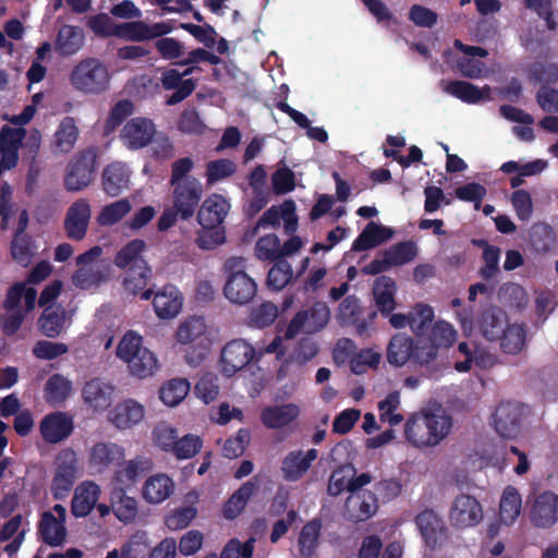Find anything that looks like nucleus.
<instances>
[{"mask_svg": "<svg viewBox=\"0 0 558 558\" xmlns=\"http://www.w3.org/2000/svg\"><path fill=\"white\" fill-rule=\"evenodd\" d=\"M452 418L441 409L413 413L404 424V439L417 449L438 446L451 433Z\"/></svg>", "mask_w": 558, "mask_h": 558, "instance_id": "nucleus-1", "label": "nucleus"}, {"mask_svg": "<svg viewBox=\"0 0 558 558\" xmlns=\"http://www.w3.org/2000/svg\"><path fill=\"white\" fill-rule=\"evenodd\" d=\"M173 339L177 344L189 345L184 361L193 367L199 366L219 341L218 330L203 317L189 316L175 328Z\"/></svg>", "mask_w": 558, "mask_h": 558, "instance_id": "nucleus-2", "label": "nucleus"}, {"mask_svg": "<svg viewBox=\"0 0 558 558\" xmlns=\"http://www.w3.org/2000/svg\"><path fill=\"white\" fill-rule=\"evenodd\" d=\"M116 356L125 365L131 377L141 380L154 377L161 367L157 354L145 345L143 336L134 330H128L120 338Z\"/></svg>", "mask_w": 558, "mask_h": 558, "instance_id": "nucleus-3", "label": "nucleus"}, {"mask_svg": "<svg viewBox=\"0 0 558 558\" xmlns=\"http://www.w3.org/2000/svg\"><path fill=\"white\" fill-rule=\"evenodd\" d=\"M230 209L229 202L219 194L207 196L197 214L202 230L197 235V244L203 250H214L226 241L225 218Z\"/></svg>", "mask_w": 558, "mask_h": 558, "instance_id": "nucleus-4", "label": "nucleus"}, {"mask_svg": "<svg viewBox=\"0 0 558 558\" xmlns=\"http://www.w3.org/2000/svg\"><path fill=\"white\" fill-rule=\"evenodd\" d=\"M69 78L75 89L85 94H99L108 88L110 73L101 61L87 58L73 68Z\"/></svg>", "mask_w": 558, "mask_h": 558, "instance_id": "nucleus-5", "label": "nucleus"}, {"mask_svg": "<svg viewBox=\"0 0 558 558\" xmlns=\"http://www.w3.org/2000/svg\"><path fill=\"white\" fill-rule=\"evenodd\" d=\"M244 259L233 257L227 260L226 266L232 270L228 277L223 294L227 300L235 305H245L250 303L257 293V283L246 272L240 268L243 267Z\"/></svg>", "mask_w": 558, "mask_h": 558, "instance_id": "nucleus-6", "label": "nucleus"}, {"mask_svg": "<svg viewBox=\"0 0 558 558\" xmlns=\"http://www.w3.org/2000/svg\"><path fill=\"white\" fill-rule=\"evenodd\" d=\"M484 520V508L477 498L469 494H459L448 510V521L452 529L466 531L480 525Z\"/></svg>", "mask_w": 558, "mask_h": 558, "instance_id": "nucleus-7", "label": "nucleus"}, {"mask_svg": "<svg viewBox=\"0 0 558 558\" xmlns=\"http://www.w3.org/2000/svg\"><path fill=\"white\" fill-rule=\"evenodd\" d=\"M525 414L526 408L521 403L502 401L496 405L488 422L500 437L512 439L520 434Z\"/></svg>", "mask_w": 558, "mask_h": 558, "instance_id": "nucleus-8", "label": "nucleus"}, {"mask_svg": "<svg viewBox=\"0 0 558 558\" xmlns=\"http://www.w3.org/2000/svg\"><path fill=\"white\" fill-rule=\"evenodd\" d=\"M80 473L78 458L71 448L61 450L56 458V470L51 483L54 498H64Z\"/></svg>", "mask_w": 558, "mask_h": 558, "instance_id": "nucleus-9", "label": "nucleus"}, {"mask_svg": "<svg viewBox=\"0 0 558 558\" xmlns=\"http://www.w3.org/2000/svg\"><path fill=\"white\" fill-rule=\"evenodd\" d=\"M145 418V405L133 398L119 401L106 414L107 423L118 432L131 430L142 424Z\"/></svg>", "mask_w": 558, "mask_h": 558, "instance_id": "nucleus-10", "label": "nucleus"}, {"mask_svg": "<svg viewBox=\"0 0 558 558\" xmlns=\"http://www.w3.org/2000/svg\"><path fill=\"white\" fill-rule=\"evenodd\" d=\"M330 318V310L324 302L315 303L311 308L298 313L286 330V338L291 339L300 332L315 333L324 329Z\"/></svg>", "mask_w": 558, "mask_h": 558, "instance_id": "nucleus-11", "label": "nucleus"}, {"mask_svg": "<svg viewBox=\"0 0 558 558\" xmlns=\"http://www.w3.org/2000/svg\"><path fill=\"white\" fill-rule=\"evenodd\" d=\"M141 298L142 300L153 298L154 312L162 320L175 318L181 313L184 302L182 293L172 284L162 287L155 294L151 290H145Z\"/></svg>", "mask_w": 558, "mask_h": 558, "instance_id": "nucleus-12", "label": "nucleus"}, {"mask_svg": "<svg viewBox=\"0 0 558 558\" xmlns=\"http://www.w3.org/2000/svg\"><path fill=\"white\" fill-rule=\"evenodd\" d=\"M529 515L536 527L553 526L558 521V494L550 490L534 494L529 499Z\"/></svg>", "mask_w": 558, "mask_h": 558, "instance_id": "nucleus-13", "label": "nucleus"}, {"mask_svg": "<svg viewBox=\"0 0 558 558\" xmlns=\"http://www.w3.org/2000/svg\"><path fill=\"white\" fill-rule=\"evenodd\" d=\"M522 511V497L513 486H507L500 496L498 521L487 524L486 533L494 538L500 532V527L511 526L515 523Z\"/></svg>", "mask_w": 558, "mask_h": 558, "instance_id": "nucleus-14", "label": "nucleus"}, {"mask_svg": "<svg viewBox=\"0 0 558 558\" xmlns=\"http://www.w3.org/2000/svg\"><path fill=\"white\" fill-rule=\"evenodd\" d=\"M415 523L427 548L439 549L448 542V529L442 519L433 510H424L418 513Z\"/></svg>", "mask_w": 558, "mask_h": 558, "instance_id": "nucleus-15", "label": "nucleus"}, {"mask_svg": "<svg viewBox=\"0 0 558 558\" xmlns=\"http://www.w3.org/2000/svg\"><path fill=\"white\" fill-rule=\"evenodd\" d=\"M116 387L102 378H90L82 387L83 402L94 412L101 413L109 409L113 401Z\"/></svg>", "mask_w": 558, "mask_h": 558, "instance_id": "nucleus-16", "label": "nucleus"}, {"mask_svg": "<svg viewBox=\"0 0 558 558\" xmlns=\"http://www.w3.org/2000/svg\"><path fill=\"white\" fill-rule=\"evenodd\" d=\"M171 185L173 186V205L177 213L183 219L192 217L203 194L202 183L197 179H186Z\"/></svg>", "mask_w": 558, "mask_h": 558, "instance_id": "nucleus-17", "label": "nucleus"}, {"mask_svg": "<svg viewBox=\"0 0 558 558\" xmlns=\"http://www.w3.org/2000/svg\"><path fill=\"white\" fill-rule=\"evenodd\" d=\"M253 357L254 349L246 341H230L221 352V373L230 377L246 366Z\"/></svg>", "mask_w": 558, "mask_h": 558, "instance_id": "nucleus-18", "label": "nucleus"}, {"mask_svg": "<svg viewBox=\"0 0 558 558\" xmlns=\"http://www.w3.org/2000/svg\"><path fill=\"white\" fill-rule=\"evenodd\" d=\"M25 135L26 130L24 125H13L9 123L0 129V156L3 168L11 169L16 166L19 149Z\"/></svg>", "mask_w": 558, "mask_h": 558, "instance_id": "nucleus-19", "label": "nucleus"}, {"mask_svg": "<svg viewBox=\"0 0 558 558\" xmlns=\"http://www.w3.org/2000/svg\"><path fill=\"white\" fill-rule=\"evenodd\" d=\"M125 457V449L112 441H97L88 450L87 463L93 473H102Z\"/></svg>", "mask_w": 558, "mask_h": 558, "instance_id": "nucleus-20", "label": "nucleus"}, {"mask_svg": "<svg viewBox=\"0 0 558 558\" xmlns=\"http://www.w3.org/2000/svg\"><path fill=\"white\" fill-rule=\"evenodd\" d=\"M175 490V483L166 473L149 475L141 488L142 499L150 506H159L167 501Z\"/></svg>", "mask_w": 558, "mask_h": 558, "instance_id": "nucleus-21", "label": "nucleus"}, {"mask_svg": "<svg viewBox=\"0 0 558 558\" xmlns=\"http://www.w3.org/2000/svg\"><path fill=\"white\" fill-rule=\"evenodd\" d=\"M156 134L151 120L134 118L128 121L121 131V141L130 149H140L147 146Z\"/></svg>", "mask_w": 558, "mask_h": 558, "instance_id": "nucleus-22", "label": "nucleus"}, {"mask_svg": "<svg viewBox=\"0 0 558 558\" xmlns=\"http://www.w3.org/2000/svg\"><path fill=\"white\" fill-rule=\"evenodd\" d=\"M66 509L62 505H56L51 511L43 514L39 530L45 543L50 546H59L65 539Z\"/></svg>", "mask_w": 558, "mask_h": 558, "instance_id": "nucleus-23", "label": "nucleus"}, {"mask_svg": "<svg viewBox=\"0 0 558 558\" xmlns=\"http://www.w3.org/2000/svg\"><path fill=\"white\" fill-rule=\"evenodd\" d=\"M378 510L377 498L371 490L357 488L345 500L344 514L352 521H365Z\"/></svg>", "mask_w": 558, "mask_h": 558, "instance_id": "nucleus-24", "label": "nucleus"}, {"mask_svg": "<svg viewBox=\"0 0 558 558\" xmlns=\"http://www.w3.org/2000/svg\"><path fill=\"white\" fill-rule=\"evenodd\" d=\"M371 481L369 474L363 473L355 476V470L352 465H342L330 475L327 490L331 496H338L344 490L351 494L352 490L366 486Z\"/></svg>", "mask_w": 558, "mask_h": 558, "instance_id": "nucleus-25", "label": "nucleus"}, {"mask_svg": "<svg viewBox=\"0 0 558 558\" xmlns=\"http://www.w3.org/2000/svg\"><path fill=\"white\" fill-rule=\"evenodd\" d=\"M39 429L47 442L57 444L71 435L73 432V420L64 412H53L41 420Z\"/></svg>", "mask_w": 558, "mask_h": 558, "instance_id": "nucleus-26", "label": "nucleus"}, {"mask_svg": "<svg viewBox=\"0 0 558 558\" xmlns=\"http://www.w3.org/2000/svg\"><path fill=\"white\" fill-rule=\"evenodd\" d=\"M195 68H187L184 72H179L177 69H169L162 72L161 84L165 89H175L174 94L171 95L167 104L175 105L186 98L195 88V83L192 78H185V76L193 73Z\"/></svg>", "mask_w": 558, "mask_h": 558, "instance_id": "nucleus-27", "label": "nucleus"}, {"mask_svg": "<svg viewBox=\"0 0 558 558\" xmlns=\"http://www.w3.org/2000/svg\"><path fill=\"white\" fill-rule=\"evenodd\" d=\"M112 513L124 525L133 524L140 517V502L126 494L123 487L116 486L110 492Z\"/></svg>", "mask_w": 558, "mask_h": 558, "instance_id": "nucleus-28", "label": "nucleus"}, {"mask_svg": "<svg viewBox=\"0 0 558 558\" xmlns=\"http://www.w3.org/2000/svg\"><path fill=\"white\" fill-rule=\"evenodd\" d=\"M317 457L318 451L316 449L290 451L284 457L281 464V472L284 480L289 482L301 480Z\"/></svg>", "mask_w": 558, "mask_h": 558, "instance_id": "nucleus-29", "label": "nucleus"}, {"mask_svg": "<svg viewBox=\"0 0 558 558\" xmlns=\"http://www.w3.org/2000/svg\"><path fill=\"white\" fill-rule=\"evenodd\" d=\"M90 205L87 199H78L71 205L66 213L64 228L69 238L82 240L90 219Z\"/></svg>", "mask_w": 558, "mask_h": 558, "instance_id": "nucleus-30", "label": "nucleus"}, {"mask_svg": "<svg viewBox=\"0 0 558 558\" xmlns=\"http://www.w3.org/2000/svg\"><path fill=\"white\" fill-rule=\"evenodd\" d=\"M93 165L94 158L90 155L72 160L64 179L65 189L77 192L87 187L93 181Z\"/></svg>", "mask_w": 558, "mask_h": 558, "instance_id": "nucleus-31", "label": "nucleus"}, {"mask_svg": "<svg viewBox=\"0 0 558 558\" xmlns=\"http://www.w3.org/2000/svg\"><path fill=\"white\" fill-rule=\"evenodd\" d=\"M154 468L150 458L145 456H137L133 459L124 461L114 472L113 483L119 487H126L134 485L137 480L148 473Z\"/></svg>", "mask_w": 558, "mask_h": 558, "instance_id": "nucleus-32", "label": "nucleus"}, {"mask_svg": "<svg viewBox=\"0 0 558 558\" xmlns=\"http://www.w3.org/2000/svg\"><path fill=\"white\" fill-rule=\"evenodd\" d=\"M101 494L100 486L94 481H83L74 489L72 498V513L84 518L95 508Z\"/></svg>", "mask_w": 558, "mask_h": 558, "instance_id": "nucleus-33", "label": "nucleus"}, {"mask_svg": "<svg viewBox=\"0 0 558 558\" xmlns=\"http://www.w3.org/2000/svg\"><path fill=\"white\" fill-rule=\"evenodd\" d=\"M71 324V314L62 306H47L39 316L37 325L48 338L58 337Z\"/></svg>", "mask_w": 558, "mask_h": 558, "instance_id": "nucleus-34", "label": "nucleus"}, {"mask_svg": "<svg viewBox=\"0 0 558 558\" xmlns=\"http://www.w3.org/2000/svg\"><path fill=\"white\" fill-rule=\"evenodd\" d=\"M259 481L252 478L235 490L225 502L222 507V514L226 519L232 520L238 518L245 509L248 500L257 493Z\"/></svg>", "mask_w": 558, "mask_h": 558, "instance_id": "nucleus-35", "label": "nucleus"}, {"mask_svg": "<svg viewBox=\"0 0 558 558\" xmlns=\"http://www.w3.org/2000/svg\"><path fill=\"white\" fill-rule=\"evenodd\" d=\"M299 414L300 409L293 403L269 405L262 411L260 421L266 427L277 429L289 425Z\"/></svg>", "mask_w": 558, "mask_h": 558, "instance_id": "nucleus-36", "label": "nucleus"}, {"mask_svg": "<svg viewBox=\"0 0 558 558\" xmlns=\"http://www.w3.org/2000/svg\"><path fill=\"white\" fill-rule=\"evenodd\" d=\"M112 275L111 266L101 264L95 267H80L72 276V282L82 290L96 289L107 282Z\"/></svg>", "mask_w": 558, "mask_h": 558, "instance_id": "nucleus-37", "label": "nucleus"}, {"mask_svg": "<svg viewBox=\"0 0 558 558\" xmlns=\"http://www.w3.org/2000/svg\"><path fill=\"white\" fill-rule=\"evenodd\" d=\"M456 47L463 53L457 62L458 70L468 77H480L484 73V64L478 58L487 56V51L481 47L464 46L459 40H456Z\"/></svg>", "mask_w": 558, "mask_h": 558, "instance_id": "nucleus-38", "label": "nucleus"}, {"mask_svg": "<svg viewBox=\"0 0 558 558\" xmlns=\"http://www.w3.org/2000/svg\"><path fill=\"white\" fill-rule=\"evenodd\" d=\"M444 90L464 102L477 104L490 100V87L484 86L482 88L463 81H453L444 85Z\"/></svg>", "mask_w": 558, "mask_h": 558, "instance_id": "nucleus-39", "label": "nucleus"}, {"mask_svg": "<svg viewBox=\"0 0 558 558\" xmlns=\"http://www.w3.org/2000/svg\"><path fill=\"white\" fill-rule=\"evenodd\" d=\"M130 183V170L122 162L109 165L102 173L104 191L111 197L118 196Z\"/></svg>", "mask_w": 558, "mask_h": 558, "instance_id": "nucleus-40", "label": "nucleus"}, {"mask_svg": "<svg viewBox=\"0 0 558 558\" xmlns=\"http://www.w3.org/2000/svg\"><path fill=\"white\" fill-rule=\"evenodd\" d=\"M396 292L397 286L391 278L383 276L376 279L373 294L376 306L383 316H388L396 310Z\"/></svg>", "mask_w": 558, "mask_h": 558, "instance_id": "nucleus-41", "label": "nucleus"}, {"mask_svg": "<svg viewBox=\"0 0 558 558\" xmlns=\"http://www.w3.org/2000/svg\"><path fill=\"white\" fill-rule=\"evenodd\" d=\"M72 392V381L62 374H53L45 384L44 399L51 405H61L71 397Z\"/></svg>", "mask_w": 558, "mask_h": 558, "instance_id": "nucleus-42", "label": "nucleus"}, {"mask_svg": "<svg viewBox=\"0 0 558 558\" xmlns=\"http://www.w3.org/2000/svg\"><path fill=\"white\" fill-rule=\"evenodd\" d=\"M146 244L143 240L134 239L118 250L113 263L119 269H129L147 265L143 257Z\"/></svg>", "mask_w": 558, "mask_h": 558, "instance_id": "nucleus-43", "label": "nucleus"}, {"mask_svg": "<svg viewBox=\"0 0 558 558\" xmlns=\"http://www.w3.org/2000/svg\"><path fill=\"white\" fill-rule=\"evenodd\" d=\"M392 235V229L372 221L353 242L352 248L354 251H366L390 240Z\"/></svg>", "mask_w": 558, "mask_h": 558, "instance_id": "nucleus-44", "label": "nucleus"}, {"mask_svg": "<svg viewBox=\"0 0 558 558\" xmlns=\"http://www.w3.org/2000/svg\"><path fill=\"white\" fill-rule=\"evenodd\" d=\"M413 340L405 336L398 333L393 336L387 347V360L389 364L400 367L405 365L410 359L414 360Z\"/></svg>", "mask_w": 558, "mask_h": 558, "instance_id": "nucleus-45", "label": "nucleus"}, {"mask_svg": "<svg viewBox=\"0 0 558 558\" xmlns=\"http://www.w3.org/2000/svg\"><path fill=\"white\" fill-rule=\"evenodd\" d=\"M84 33L81 28L64 25L60 28L56 39V50L61 56H72L78 52L84 46Z\"/></svg>", "mask_w": 558, "mask_h": 558, "instance_id": "nucleus-46", "label": "nucleus"}, {"mask_svg": "<svg viewBox=\"0 0 558 558\" xmlns=\"http://www.w3.org/2000/svg\"><path fill=\"white\" fill-rule=\"evenodd\" d=\"M494 363L493 355L476 351L473 352L469 345L461 342L458 347V361L454 364V368L460 373H465L472 369V367L478 366L482 368L489 367Z\"/></svg>", "mask_w": 558, "mask_h": 558, "instance_id": "nucleus-47", "label": "nucleus"}, {"mask_svg": "<svg viewBox=\"0 0 558 558\" xmlns=\"http://www.w3.org/2000/svg\"><path fill=\"white\" fill-rule=\"evenodd\" d=\"M191 385L185 378H172L165 381L159 390V400L169 408L178 407L189 395Z\"/></svg>", "mask_w": 558, "mask_h": 558, "instance_id": "nucleus-48", "label": "nucleus"}, {"mask_svg": "<svg viewBox=\"0 0 558 558\" xmlns=\"http://www.w3.org/2000/svg\"><path fill=\"white\" fill-rule=\"evenodd\" d=\"M500 348L504 353L515 355L519 354L526 343V331L522 324H508L502 330L500 338Z\"/></svg>", "mask_w": 558, "mask_h": 558, "instance_id": "nucleus-49", "label": "nucleus"}, {"mask_svg": "<svg viewBox=\"0 0 558 558\" xmlns=\"http://www.w3.org/2000/svg\"><path fill=\"white\" fill-rule=\"evenodd\" d=\"M508 324L507 315L502 311L488 310L482 314L478 327L486 339L494 341L500 338L502 330Z\"/></svg>", "mask_w": 558, "mask_h": 558, "instance_id": "nucleus-50", "label": "nucleus"}, {"mask_svg": "<svg viewBox=\"0 0 558 558\" xmlns=\"http://www.w3.org/2000/svg\"><path fill=\"white\" fill-rule=\"evenodd\" d=\"M132 209L130 202L122 198L101 208L96 220L102 227H109L121 221Z\"/></svg>", "mask_w": 558, "mask_h": 558, "instance_id": "nucleus-51", "label": "nucleus"}, {"mask_svg": "<svg viewBox=\"0 0 558 558\" xmlns=\"http://www.w3.org/2000/svg\"><path fill=\"white\" fill-rule=\"evenodd\" d=\"M78 130L72 118H65L59 124L56 133L53 145L61 153H68L76 143Z\"/></svg>", "mask_w": 558, "mask_h": 558, "instance_id": "nucleus-52", "label": "nucleus"}, {"mask_svg": "<svg viewBox=\"0 0 558 558\" xmlns=\"http://www.w3.org/2000/svg\"><path fill=\"white\" fill-rule=\"evenodd\" d=\"M198 510L194 506H180L170 510L165 517V525L170 531H180L187 527L197 517Z\"/></svg>", "mask_w": 558, "mask_h": 558, "instance_id": "nucleus-53", "label": "nucleus"}, {"mask_svg": "<svg viewBox=\"0 0 558 558\" xmlns=\"http://www.w3.org/2000/svg\"><path fill=\"white\" fill-rule=\"evenodd\" d=\"M203 447V439L195 434H186L177 438L171 454L178 460H187L195 457Z\"/></svg>", "mask_w": 558, "mask_h": 558, "instance_id": "nucleus-54", "label": "nucleus"}, {"mask_svg": "<svg viewBox=\"0 0 558 558\" xmlns=\"http://www.w3.org/2000/svg\"><path fill=\"white\" fill-rule=\"evenodd\" d=\"M177 428L167 422L158 423L151 433L153 442L160 450L170 453L175 445V440L178 438Z\"/></svg>", "mask_w": 558, "mask_h": 558, "instance_id": "nucleus-55", "label": "nucleus"}, {"mask_svg": "<svg viewBox=\"0 0 558 558\" xmlns=\"http://www.w3.org/2000/svg\"><path fill=\"white\" fill-rule=\"evenodd\" d=\"M381 361V353L375 349H364L355 353L350 360L351 371L361 375L366 373L368 369H375Z\"/></svg>", "mask_w": 558, "mask_h": 558, "instance_id": "nucleus-56", "label": "nucleus"}, {"mask_svg": "<svg viewBox=\"0 0 558 558\" xmlns=\"http://www.w3.org/2000/svg\"><path fill=\"white\" fill-rule=\"evenodd\" d=\"M148 545L147 532L136 531L120 548H117V551L122 558H140L143 556Z\"/></svg>", "mask_w": 558, "mask_h": 558, "instance_id": "nucleus-57", "label": "nucleus"}, {"mask_svg": "<svg viewBox=\"0 0 558 558\" xmlns=\"http://www.w3.org/2000/svg\"><path fill=\"white\" fill-rule=\"evenodd\" d=\"M417 248L411 242H403L391 246L385 252V263L391 266H401L415 258Z\"/></svg>", "mask_w": 558, "mask_h": 558, "instance_id": "nucleus-58", "label": "nucleus"}, {"mask_svg": "<svg viewBox=\"0 0 558 558\" xmlns=\"http://www.w3.org/2000/svg\"><path fill=\"white\" fill-rule=\"evenodd\" d=\"M400 405V395L398 391L390 392L378 404L379 418L381 422L388 423L391 426L398 425L403 420L402 415L397 413Z\"/></svg>", "mask_w": 558, "mask_h": 558, "instance_id": "nucleus-59", "label": "nucleus"}, {"mask_svg": "<svg viewBox=\"0 0 558 558\" xmlns=\"http://www.w3.org/2000/svg\"><path fill=\"white\" fill-rule=\"evenodd\" d=\"M125 270L123 278L124 289L132 294H136L142 291L146 287L149 277L150 269L148 265L133 267Z\"/></svg>", "mask_w": 558, "mask_h": 558, "instance_id": "nucleus-60", "label": "nucleus"}, {"mask_svg": "<svg viewBox=\"0 0 558 558\" xmlns=\"http://www.w3.org/2000/svg\"><path fill=\"white\" fill-rule=\"evenodd\" d=\"M319 531L320 523L315 520L303 526L299 537L300 551L303 556L308 557L315 551L318 544Z\"/></svg>", "mask_w": 558, "mask_h": 558, "instance_id": "nucleus-61", "label": "nucleus"}, {"mask_svg": "<svg viewBox=\"0 0 558 558\" xmlns=\"http://www.w3.org/2000/svg\"><path fill=\"white\" fill-rule=\"evenodd\" d=\"M254 251L260 260L280 259V240L276 234L264 235L257 240Z\"/></svg>", "mask_w": 558, "mask_h": 558, "instance_id": "nucleus-62", "label": "nucleus"}, {"mask_svg": "<svg viewBox=\"0 0 558 558\" xmlns=\"http://www.w3.org/2000/svg\"><path fill=\"white\" fill-rule=\"evenodd\" d=\"M457 338V331L449 323L438 320L433 326L428 340L439 350L450 347Z\"/></svg>", "mask_w": 558, "mask_h": 558, "instance_id": "nucleus-63", "label": "nucleus"}, {"mask_svg": "<svg viewBox=\"0 0 558 558\" xmlns=\"http://www.w3.org/2000/svg\"><path fill=\"white\" fill-rule=\"evenodd\" d=\"M360 312V300L354 295H349L339 304L336 319L341 325H351L356 322Z\"/></svg>", "mask_w": 558, "mask_h": 558, "instance_id": "nucleus-64", "label": "nucleus"}]
</instances>
